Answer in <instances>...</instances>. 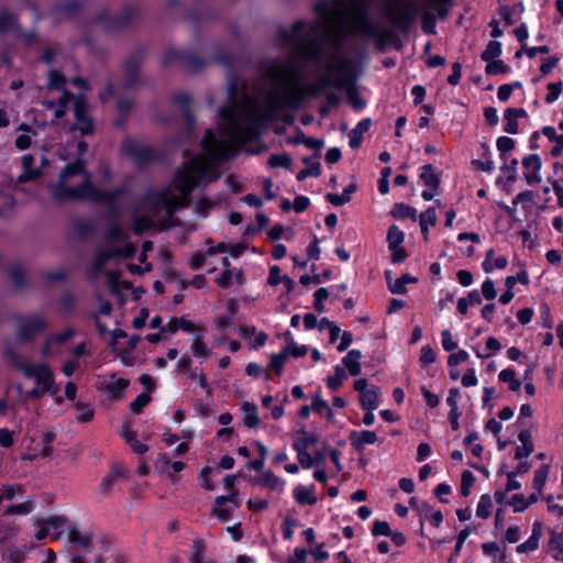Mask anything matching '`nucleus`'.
<instances>
[{
	"label": "nucleus",
	"mask_w": 563,
	"mask_h": 563,
	"mask_svg": "<svg viewBox=\"0 0 563 563\" xmlns=\"http://www.w3.org/2000/svg\"><path fill=\"white\" fill-rule=\"evenodd\" d=\"M367 0H321L316 5L317 21H297L283 30L280 42L288 57L269 62L263 76L267 89L258 97L243 95L231 108L220 109L219 133L209 130L202 152L186 162L173 186L150 192L144 209L135 212V233L172 224L173 212L186 206L192 189L219 177L220 161L234 155L256 133L261 121L278 110L295 107L303 95H318L325 88L344 90L356 110L365 107L355 88L356 65L341 47L347 34L374 37L377 26L366 15Z\"/></svg>",
	"instance_id": "nucleus-1"
},
{
	"label": "nucleus",
	"mask_w": 563,
	"mask_h": 563,
	"mask_svg": "<svg viewBox=\"0 0 563 563\" xmlns=\"http://www.w3.org/2000/svg\"><path fill=\"white\" fill-rule=\"evenodd\" d=\"M51 191L56 200H80L91 202L111 203L122 196L124 188L101 190L97 188L91 176L86 169V163L78 158L69 163L60 172L58 180L51 186Z\"/></svg>",
	"instance_id": "nucleus-2"
},
{
	"label": "nucleus",
	"mask_w": 563,
	"mask_h": 563,
	"mask_svg": "<svg viewBox=\"0 0 563 563\" xmlns=\"http://www.w3.org/2000/svg\"><path fill=\"white\" fill-rule=\"evenodd\" d=\"M134 251V245L128 241V233L119 224H114L109 230L107 245L99 254L98 265L101 266L107 260L129 257Z\"/></svg>",
	"instance_id": "nucleus-3"
},
{
	"label": "nucleus",
	"mask_w": 563,
	"mask_h": 563,
	"mask_svg": "<svg viewBox=\"0 0 563 563\" xmlns=\"http://www.w3.org/2000/svg\"><path fill=\"white\" fill-rule=\"evenodd\" d=\"M65 77L56 70H52L48 74V90H56L58 92L57 98H45L43 104L47 110L54 112V118H62L67 109V103L73 97L68 91L64 90Z\"/></svg>",
	"instance_id": "nucleus-4"
},
{
	"label": "nucleus",
	"mask_w": 563,
	"mask_h": 563,
	"mask_svg": "<svg viewBox=\"0 0 563 563\" xmlns=\"http://www.w3.org/2000/svg\"><path fill=\"white\" fill-rule=\"evenodd\" d=\"M19 367L25 377L35 380L36 386L47 390L51 396H57L60 388L55 383L54 373L47 364L24 362Z\"/></svg>",
	"instance_id": "nucleus-5"
},
{
	"label": "nucleus",
	"mask_w": 563,
	"mask_h": 563,
	"mask_svg": "<svg viewBox=\"0 0 563 563\" xmlns=\"http://www.w3.org/2000/svg\"><path fill=\"white\" fill-rule=\"evenodd\" d=\"M68 540L77 551L71 555V563H99L97 556L89 551L93 547V539L90 533H84L75 527H69Z\"/></svg>",
	"instance_id": "nucleus-6"
},
{
	"label": "nucleus",
	"mask_w": 563,
	"mask_h": 563,
	"mask_svg": "<svg viewBox=\"0 0 563 563\" xmlns=\"http://www.w3.org/2000/svg\"><path fill=\"white\" fill-rule=\"evenodd\" d=\"M388 16L398 27H407L417 16L419 4L415 0H396L388 7Z\"/></svg>",
	"instance_id": "nucleus-7"
},
{
	"label": "nucleus",
	"mask_w": 563,
	"mask_h": 563,
	"mask_svg": "<svg viewBox=\"0 0 563 563\" xmlns=\"http://www.w3.org/2000/svg\"><path fill=\"white\" fill-rule=\"evenodd\" d=\"M238 490H232L227 496L216 497L211 515L221 522H227L232 518L233 512L240 507V500L238 498Z\"/></svg>",
	"instance_id": "nucleus-8"
},
{
	"label": "nucleus",
	"mask_w": 563,
	"mask_h": 563,
	"mask_svg": "<svg viewBox=\"0 0 563 563\" xmlns=\"http://www.w3.org/2000/svg\"><path fill=\"white\" fill-rule=\"evenodd\" d=\"M74 115L76 124L69 131L79 130L82 135L90 134L93 130L92 121L88 114V104L82 97L74 99Z\"/></svg>",
	"instance_id": "nucleus-9"
},
{
	"label": "nucleus",
	"mask_w": 563,
	"mask_h": 563,
	"mask_svg": "<svg viewBox=\"0 0 563 563\" xmlns=\"http://www.w3.org/2000/svg\"><path fill=\"white\" fill-rule=\"evenodd\" d=\"M354 389L360 393V402L365 410H375L379 405V389L368 386L365 378L354 382Z\"/></svg>",
	"instance_id": "nucleus-10"
},
{
	"label": "nucleus",
	"mask_w": 563,
	"mask_h": 563,
	"mask_svg": "<svg viewBox=\"0 0 563 563\" xmlns=\"http://www.w3.org/2000/svg\"><path fill=\"white\" fill-rule=\"evenodd\" d=\"M521 164L525 169L523 177L528 185L533 186L541 183L542 161L538 154H529L525 156Z\"/></svg>",
	"instance_id": "nucleus-11"
},
{
	"label": "nucleus",
	"mask_w": 563,
	"mask_h": 563,
	"mask_svg": "<svg viewBox=\"0 0 563 563\" xmlns=\"http://www.w3.org/2000/svg\"><path fill=\"white\" fill-rule=\"evenodd\" d=\"M74 331L66 329L60 333L52 335L43 345L42 354L45 357H52L60 353V346L73 338Z\"/></svg>",
	"instance_id": "nucleus-12"
},
{
	"label": "nucleus",
	"mask_w": 563,
	"mask_h": 563,
	"mask_svg": "<svg viewBox=\"0 0 563 563\" xmlns=\"http://www.w3.org/2000/svg\"><path fill=\"white\" fill-rule=\"evenodd\" d=\"M255 484L277 494H283L286 487V481L269 470L261 472L255 478Z\"/></svg>",
	"instance_id": "nucleus-13"
},
{
	"label": "nucleus",
	"mask_w": 563,
	"mask_h": 563,
	"mask_svg": "<svg viewBox=\"0 0 563 563\" xmlns=\"http://www.w3.org/2000/svg\"><path fill=\"white\" fill-rule=\"evenodd\" d=\"M103 389L110 399L117 400L122 397L123 391L129 386V380L122 377L110 376L102 383Z\"/></svg>",
	"instance_id": "nucleus-14"
},
{
	"label": "nucleus",
	"mask_w": 563,
	"mask_h": 563,
	"mask_svg": "<svg viewBox=\"0 0 563 563\" xmlns=\"http://www.w3.org/2000/svg\"><path fill=\"white\" fill-rule=\"evenodd\" d=\"M206 334L207 332H200L192 336L190 346L192 355L202 361L208 360L212 355V349L206 342Z\"/></svg>",
	"instance_id": "nucleus-15"
},
{
	"label": "nucleus",
	"mask_w": 563,
	"mask_h": 563,
	"mask_svg": "<svg viewBox=\"0 0 563 563\" xmlns=\"http://www.w3.org/2000/svg\"><path fill=\"white\" fill-rule=\"evenodd\" d=\"M506 125L504 131L508 134L519 133L518 119L526 118L527 112L521 108H508L504 113Z\"/></svg>",
	"instance_id": "nucleus-16"
},
{
	"label": "nucleus",
	"mask_w": 563,
	"mask_h": 563,
	"mask_svg": "<svg viewBox=\"0 0 563 563\" xmlns=\"http://www.w3.org/2000/svg\"><path fill=\"white\" fill-rule=\"evenodd\" d=\"M541 536L542 526L540 522L536 521L532 526L531 536L528 538V540L517 547V552L520 554H526L537 550Z\"/></svg>",
	"instance_id": "nucleus-17"
},
{
	"label": "nucleus",
	"mask_w": 563,
	"mask_h": 563,
	"mask_svg": "<svg viewBox=\"0 0 563 563\" xmlns=\"http://www.w3.org/2000/svg\"><path fill=\"white\" fill-rule=\"evenodd\" d=\"M292 496L299 505H316V487L314 485L303 486L298 485L292 490Z\"/></svg>",
	"instance_id": "nucleus-18"
},
{
	"label": "nucleus",
	"mask_w": 563,
	"mask_h": 563,
	"mask_svg": "<svg viewBox=\"0 0 563 563\" xmlns=\"http://www.w3.org/2000/svg\"><path fill=\"white\" fill-rule=\"evenodd\" d=\"M349 439L352 446L356 450H363L365 445L374 444L377 441V435L371 430L352 431Z\"/></svg>",
	"instance_id": "nucleus-19"
},
{
	"label": "nucleus",
	"mask_w": 563,
	"mask_h": 563,
	"mask_svg": "<svg viewBox=\"0 0 563 563\" xmlns=\"http://www.w3.org/2000/svg\"><path fill=\"white\" fill-rule=\"evenodd\" d=\"M362 353L360 350H351L347 354L342 358V363L345 368L349 371L351 376H357L362 372L361 365Z\"/></svg>",
	"instance_id": "nucleus-20"
},
{
	"label": "nucleus",
	"mask_w": 563,
	"mask_h": 563,
	"mask_svg": "<svg viewBox=\"0 0 563 563\" xmlns=\"http://www.w3.org/2000/svg\"><path fill=\"white\" fill-rule=\"evenodd\" d=\"M45 327V322L40 317H31L27 320L23 321V323L20 327L19 335L22 339H29L34 333L38 332Z\"/></svg>",
	"instance_id": "nucleus-21"
},
{
	"label": "nucleus",
	"mask_w": 563,
	"mask_h": 563,
	"mask_svg": "<svg viewBox=\"0 0 563 563\" xmlns=\"http://www.w3.org/2000/svg\"><path fill=\"white\" fill-rule=\"evenodd\" d=\"M508 264L505 256H495L493 249L486 252L485 260L482 263V267L485 273H492L494 269H504Z\"/></svg>",
	"instance_id": "nucleus-22"
},
{
	"label": "nucleus",
	"mask_w": 563,
	"mask_h": 563,
	"mask_svg": "<svg viewBox=\"0 0 563 563\" xmlns=\"http://www.w3.org/2000/svg\"><path fill=\"white\" fill-rule=\"evenodd\" d=\"M125 152L139 163H144L152 157V152L144 145L126 142L124 145Z\"/></svg>",
	"instance_id": "nucleus-23"
},
{
	"label": "nucleus",
	"mask_w": 563,
	"mask_h": 563,
	"mask_svg": "<svg viewBox=\"0 0 563 563\" xmlns=\"http://www.w3.org/2000/svg\"><path fill=\"white\" fill-rule=\"evenodd\" d=\"M47 522V527L51 531V537L53 539H59L62 534L65 532L66 528L68 529V519L65 516H51L45 518Z\"/></svg>",
	"instance_id": "nucleus-24"
},
{
	"label": "nucleus",
	"mask_w": 563,
	"mask_h": 563,
	"mask_svg": "<svg viewBox=\"0 0 563 563\" xmlns=\"http://www.w3.org/2000/svg\"><path fill=\"white\" fill-rule=\"evenodd\" d=\"M520 445L517 448L515 457L518 460L528 457L533 452V443L531 434L527 430H522L518 434Z\"/></svg>",
	"instance_id": "nucleus-25"
},
{
	"label": "nucleus",
	"mask_w": 563,
	"mask_h": 563,
	"mask_svg": "<svg viewBox=\"0 0 563 563\" xmlns=\"http://www.w3.org/2000/svg\"><path fill=\"white\" fill-rule=\"evenodd\" d=\"M371 120L363 119L361 120L356 126L349 134V144L352 148H357L361 143L365 132H367L371 128Z\"/></svg>",
	"instance_id": "nucleus-26"
},
{
	"label": "nucleus",
	"mask_w": 563,
	"mask_h": 563,
	"mask_svg": "<svg viewBox=\"0 0 563 563\" xmlns=\"http://www.w3.org/2000/svg\"><path fill=\"white\" fill-rule=\"evenodd\" d=\"M141 338L140 335H132L128 341V346L119 352V357L121 362L125 366H132L136 363V356L134 355V350L139 344Z\"/></svg>",
	"instance_id": "nucleus-27"
},
{
	"label": "nucleus",
	"mask_w": 563,
	"mask_h": 563,
	"mask_svg": "<svg viewBox=\"0 0 563 563\" xmlns=\"http://www.w3.org/2000/svg\"><path fill=\"white\" fill-rule=\"evenodd\" d=\"M217 284L222 288H229L235 282L239 285L243 284V276L240 269H225L216 279Z\"/></svg>",
	"instance_id": "nucleus-28"
},
{
	"label": "nucleus",
	"mask_w": 563,
	"mask_h": 563,
	"mask_svg": "<svg viewBox=\"0 0 563 563\" xmlns=\"http://www.w3.org/2000/svg\"><path fill=\"white\" fill-rule=\"evenodd\" d=\"M243 413V422L249 428H257L261 423V419L257 415V408L252 402H243L241 406Z\"/></svg>",
	"instance_id": "nucleus-29"
},
{
	"label": "nucleus",
	"mask_w": 563,
	"mask_h": 563,
	"mask_svg": "<svg viewBox=\"0 0 563 563\" xmlns=\"http://www.w3.org/2000/svg\"><path fill=\"white\" fill-rule=\"evenodd\" d=\"M542 134L555 143L551 150V155L554 157L560 156L563 152V134H558L555 128L550 125L542 129Z\"/></svg>",
	"instance_id": "nucleus-30"
},
{
	"label": "nucleus",
	"mask_w": 563,
	"mask_h": 563,
	"mask_svg": "<svg viewBox=\"0 0 563 563\" xmlns=\"http://www.w3.org/2000/svg\"><path fill=\"white\" fill-rule=\"evenodd\" d=\"M318 437L313 433H309L303 429L296 432L294 441V450H308L311 445L317 443Z\"/></svg>",
	"instance_id": "nucleus-31"
},
{
	"label": "nucleus",
	"mask_w": 563,
	"mask_h": 563,
	"mask_svg": "<svg viewBox=\"0 0 563 563\" xmlns=\"http://www.w3.org/2000/svg\"><path fill=\"white\" fill-rule=\"evenodd\" d=\"M33 164L34 157L32 155L26 154L22 157L23 172L19 176V183L33 180L40 176V170L36 168H32Z\"/></svg>",
	"instance_id": "nucleus-32"
},
{
	"label": "nucleus",
	"mask_w": 563,
	"mask_h": 563,
	"mask_svg": "<svg viewBox=\"0 0 563 563\" xmlns=\"http://www.w3.org/2000/svg\"><path fill=\"white\" fill-rule=\"evenodd\" d=\"M34 507V498L27 497L24 501L15 505H8L3 508V514L7 516L12 515H27L33 510Z\"/></svg>",
	"instance_id": "nucleus-33"
},
{
	"label": "nucleus",
	"mask_w": 563,
	"mask_h": 563,
	"mask_svg": "<svg viewBox=\"0 0 563 563\" xmlns=\"http://www.w3.org/2000/svg\"><path fill=\"white\" fill-rule=\"evenodd\" d=\"M390 214L396 219H406L410 218L411 220H417V210L406 203H396L391 208Z\"/></svg>",
	"instance_id": "nucleus-34"
},
{
	"label": "nucleus",
	"mask_w": 563,
	"mask_h": 563,
	"mask_svg": "<svg viewBox=\"0 0 563 563\" xmlns=\"http://www.w3.org/2000/svg\"><path fill=\"white\" fill-rule=\"evenodd\" d=\"M498 379L501 383L508 384L511 391H518L521 387V382L516 377V372L512 368H505L499 372Z\"/></svg>",
	"instance_id": "nucleus-35"
},
{
	"label": "nucleus",
	"mask_w": 563,
	"mask_h": 563,
	"mask_svg": "<svg viewBox=\"0 0 563 563\" xmlns=\"http://www.w3.org/2000/svg\"><path fill=\"white\" fill-rule=\"evenodd\" d=\"M482 302V298L476 290L468 292L466 297L457 300V310L460 313L465 314L470 307L477 306Z\"/></svg>",
	"instance_id": "nucleus-36"
},
{
	"label": "nucleus",
	"mask_w": 563,
	"mask_h": 563,
	"mask_svg": "<svg viewBox=\"0 0 563 563\" xmlns=\"http://www.w3.org/2000/svg\"><path fill=\"white\" fill-rule=\"evenodd\" d=\"M355 185H350L343 190L342 194H328L327 200L336 207L343 206L351 200L352 194L355 191Z\"/></svg>",
	"instance_id": "nucleus-37"
},
{
	"label": "nucleus",
	"mask_w": 563,
	"mask_h": 563,
	"mask_svg": "<svg viewBox=\"0 0 563 563\" xmlns=\"http://www.w3.org/2000/svg\"><path fill=\"white\" fill-rule=\"evenodd\" d=\"M76 410V420L80 423L88 422L93 418V408L85 402L77 401L74 404Z\"/></svg>",
	"instance_id": "nucleus-38"
},
{
	"label": "nucleus",
	"mask_w": 563,
	"mask_h": 563,
	"mask_svg": "<svg viewBox=\"0 0 563 563\" xmlns=\"http://www.w3.org/2000/svg\"><path fill=\"white\" fill-rule=\"evenodd\" d=\"M549 550L553 559L563 562V536L552 533L549 541Z\"/></svg>",
	"instance_id": "nucleus-39"
},
{
	"label": "nucleus",
	"mask_w": 563,
	"mask_h": 563,
	"mask_svg": "<svg viewBox=\"0 0 563 563\" xmlns=\"http://www.w3.org/2000/svg\"><path fill=\"white\" fill-rule=\"evenodd\" d=\"M417 278L412 277L408 274L402 275L401 277L397 278L395 282L388 283V288L393 294H405L407 291L406 285L409 283H416Z\"/></svg>",
	"instance_id": "nucleus-40"
},
{
	"label": "nucleus",
	"mask_w": 563,
	"mask_h": 563,
	"mask_svg": "<svg viewBox=\"0 0 563 563\" xmlns=\"http://www.w3.org/2000/svg\"><path fill=\"white\" fill-rule=\"evenodd\" d=\"M420 178L427 187L438 189L440 180L431 165H424L422 167Z\"/></svg>",
	"instance_id": "nucleus-41"
},
{
	"label": "nucleus",
	"mask_w": 563,
	"mask_h": 563,
	"mask_svg": "<svg viewBox=\"0 0 563 563\" xmlns=\"http://www.w3.org/2000/svg\"><path fill=\"white\" fill-rule=\"evenodd\" d=\"M405 233L395 224L390 225L387 232L388 249H396L402 245Z\"/></svg>",
	"instance_id": "nucleus-42"
},
{
	"label": "nucleus",
	"mask_w": 563,
	"mask_h": 563,
	"mask_svg": "<svg viewBox=\"0 0 563 563\" xmlns=\"http://www.w3.org/2000/svg\"><path fill=\"white\" fill-rule=\"evenodd\" d=\"M216 475V471L211 466H205L199 474V484L206 490H213L216 488L214 483L212 482V477Z\"/></svg>",
	"instance_id": "nucleus-43"
},
{
	"label": "nucleus",
	"mask_w": 563,
	"mask_h": 563,
	"mask_svg": "<svg viewBox=\"0 0 563 563\" xmlns=\"http://www.w3.org/2000/svg\"><path fill=\"white\" fill-rule=\"evenodd\" d=\"M492 497L487 494L482 495L476 507V516L482 519H487L492 514Z\"/></svg>",
	"instance_id": "nucleus-44"
},
{
	"label": "nucleus",
	"mask_w": 563,
	"mask_h": 563,
	"mask_svg": "<svg viewBox=\"0 0 563 563\" xmlns=\"http://www.w3.org/2000/svg\"><path fill=\"white\" fill-rule=\"evenodd\" d=\"M205 543L201 540H196L191 548L190 563H216L213 560H205L203 558Z\"/></svg>",
	"instance_id": "nucleus-45"
},
{
	"label": "nucleus",
	"mask_w": 563,
	"mask_h": 563,
	"mask_svg": "<svg viewBox=\"0 0 563 563\" xmlns=\"http://www.w3.org/2000/svg\"><path fill=\"white\" fill-rule=\"evenodd\" d=\"M346 377L347 376L344 368L340 365H336L334 367V374L328 377L327 385L331 390H338Z\"/></svg>",
	"instance_id": "nucleus-46"
},
{
	"label": "nucleus",
	"mask_w": 563,
	"mask_h": 563,
	"mask_svg": "<svg viewBox=\"0 0 563 563\" xmlns=\"http://www.w3.org/2000/svg\"><path fill=\"white\" fill-rule=\"evenodd\" d=\"M419 224L421 231H428L430 227H433L437 222L435 209L429 207L424 212L419 214Z\"/></svg>",
	"instance_id": "nucleus-47"
},
{
	"label": "nucleus",
	"mask_w": 563,
	"mask_h": 563,
	"mask_svg": "<svg viewBox=\"0 0 563 563\" xmlns=\"http://www.w3.org/2000/svg\"><path fill=\"white\" fill-rule=\"evenodd\" d=\"M549 475V466L542 465L538 470L534 471L533 475V488L538 494L542 493V489L545 485L547 478Z\"/></svg>",
	"instance_id": "nucleus-48"
},
{
	"label": "nucleus",
	"mask_w": 563,
	"mask_h": 563,
	"mask_svg": "<svg viewBox=\"0 0 563 563\" xmlns=\"http://www.w3.org/2000/svg\"><path fill=\"white\" fill-rule=\"evenodd\" d=\"M179 327L181 331L191 333L194 336L200 332H207L206 327L201 322H192L185 317L179 318Z\"/></svg>",
	"instance_id": "nucleus-49"
},
{
	"label": "nucleus",
	"mask_w": 563,
	"mask_h": 563,
	"mask_svg": "<svg viewBox=\"0 0 563 563\" xmlns=\"http://www.w3.org/2000/svg\"><path fill=\"white\" fill-rule=\"evenodd\" d=\"M501 54V43L498 41H490L486 48L483 51L481 57L485 62H492Z\"/></svg>",
	"instance_id": "nucleus-50"
},
{
	"label": "nucleus",
	"mask_w": 563,
	"mask_h": 563,
	"mask_svg": "<svg viewBox=\"0 0 563 563\" xmlns=\"http://www.w3.org/2000/svg\"><path fill=\"white\" fill-rule=\"evenodd\" d=\"M287 358L288 354L285 349H283L280 353L271 356L269 367L280 375Z\"/></svg>",
	"instance_id": "nucleus-51"
},
{
	"label": "nucleus",
	"mask_w": 563,
	"mask_h": 563,
	"mask_svg": "<svg viewBox=\"0 0 563 563\" xmlns=\"http://www.w3.org/2000/svg\"><path fill=\"white\" fill-rule=\"evenodd\" d=\"M291 164V158L289 155L282 153V154H274L268 159V166L272 168L276 167H284L288 168Z\"/></svg>",
	"instance_id": "nucleus-52"
},
{
	"label": "nucleus",
	"mask_w": 563,
	"mask_h": 563,
	"mask_svg": "<svg viewBox=\"0 0 563 563\" xmlns=\"http://www.w3.org/2000/svg\"><path fill=\"white\" fill-rule=\"evenodd\" d=\"M562 90H563L562 81L550 82L548 85V93L545 96V102L553 103L554 101H556L558 98L560 97V95L562 93Z\"/></svg>",
	"instance_id": "nucleus-53"
},
{
	"label": "nucleus",
	"mask_w": 563,
	"mask_h": 563,
	"mask_svg": "<svg viewBox=\"0 0 563 563\" xmlns=\"http://www.w3.org/2000/svg\"><path fill=\"white\" fill-rule=\"evenodd\" d=\"M518 283H520L522 285L529 284V276L526 271L522 269L517 275L508 276L505 279L506 288H509V289H512Z\"/></svg>",
	"instance_id": "nucleus-54"
},
{
	"label": "nucleus",
	"mask_w": 563,
	"mask_h": 563,
	"mask_svg": "<svg viewBox=\"0 0 563 563\" xmlns=\"http://www.w3.org/2000/svg\"><path fill=\"white\" fill-rule=\"evenodd\" d=\"M284 349L287 352L288 356L291 355L294 357H301V356H305L308 353L307 345H298L294 341L288 342L284 346Z\"/></svg>",
	"instance_id": "nucleus-55"
},
{
	"label": "nucleus",
	"mask_w": 563,
	"mask_h": 563,
	"mask_svg": "<svg viewBox=\"0 0 563 563\" xmlns=\"http://www.w3.org/2000/svg\"><path fill=\"white\" fill-rule=\"evenodd\" d=\"M87 151V144L85 142H78L76 146L71 145V151L65 150L59 153L62 159H68L74 156H81Z\"/></svg>",
	"instance_id": "nucleus-56"
},
{
	"label": "nucleus",
	"mask_w": 563,
	"mask_h": 563,
	"mask_svg": "<svg viewBox=\"0 0 563 563\" xmlns=\"http://www.w3.org/2000/svg\"><path fill=\"white\" fill-rule=\"evenodd\" d=\"M474 482H475V477L471 471H464L462 473L461 494L463 496L470 495V490H471V487L473 486Z\"/></svg>",
	"instance_id": "nucleus-57"
},
{
	"label": "nucleus",
	"mask_w": 563,
	"mask_h": 563,
	"mask_svg": "<svg viewBox=\"0 0 563 563\" xmlns=\"http://www.w3.org/2000/svg\"><path fill=\"white\" fill-rule=\"evenodd\" d=\"M150 401V395L147 393H142L131 402L130 408L134 413H140Z\"/></svg>",
	"instance_id": "nucleus-58"
},
{
	"label": "nucleus",
	"mask_w": 563,
	"mask_h": 563,
	"mask_svg": "<svg viewBox=\"0 0 563 563\" xmlns=\"http://www.w3.org/2000/svg\"><path fill=\"white\" fill-rule=\"evenodd\" d=\"M19 130L24 131L25 133L16 137L15 145L20 150H25L31 144V136L29 134L31 132V129L27 125L22 124Z\"/></svg>",
	"instance_id": "nucleus-59"
},
{
	"label": "nucleus",
	"mask_w": 563,
	"mask_h": 563,
	"mask_svg": "<svg viewBox=\"0 0 563 563\" xmlns=\"http://www.w3.org/2000/svg\"><path fill=\"white\" fill-rule=\"evenodd\" d=\"M282 282H285L289 287L291 285V280L288 277H286V276L280 277V269L277 266L271 267L269 276H268V284L276 286Z\"/></svg>",
	"instance_id": "nucleus-60"
},
{
	"label": "nucleus",
	"mask_w": 563,
	"mask_h": 563,
	"mask_svg": "<svg viewBox=\"0 0 563 563\" xmlns=\"http://www.w3.org/2000/svg\"><path fill=\"white\" fill-rule=\"evenodd\" d=\"M328 297H329V291L325 288H319L314 292L313 307L318 312H320V313L324 312L325 308L323 306V300L328 299Z\"/></svg>",
	"instance_id": "nucleus-61"
},
{
	"label": "nucleus",
	"mask_w": 563,
	"mask_h": 563,
	"mask_svg": "<svg viewBox=\"0 0 563 563\" xmlns=\"http://www.w3.org/2000/svg\"><path fill=\"white\" fill-rule=\"evenodd\" d=\"M295 451L297 452V459L303 468H310L314 463H317V460L309 454L308 450Z\"/></svg>",
	"instance_id": "nucleus-62"
},
{
	"label": "nucleus",
	"mask_w": 563,
	"mask_h": 563,
	"mask_svg": "<svg viewBox=\"0 0 563 563\" xmlns=\"http://www.w3.org/2000/svg\"><path fill=\"white\" fill-rule=\"evenodd\" d=\"M420 362L427 366L435 362V353L430 345H423L420 352Z\"/></svg>",
	"instance_id": "nucleus-63"
},
{
	"label": "nucleus",
	"mask_w": 563,
	"mask_h": 563,
	"mask_svg": "<svg viewBox=\"0 0 563 563\" xmlns=\"http://www.w3.org/2000/svg\"><path fill=\"white\" fill-rule=\"evenodd\" d=\"M498 151L504 155L515 147V141L508 136H499L496 141Z\"/></svg>",
	"instance_id": "nucleus-64"
}]
</instances>
